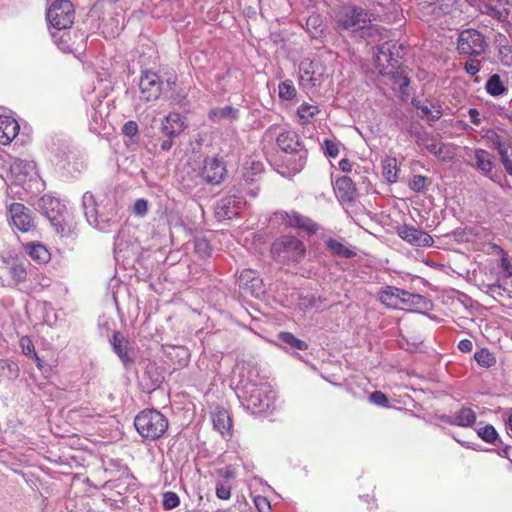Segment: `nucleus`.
I'll list each match as a JSON object with an SVG mask.
<instances>
[{
	"label": "nucleus",
	"instance_id": "nucleus-1",
	"mask_svg": "<svg viewBox=\"0 0 512 512\" xmlns=\"http://www.w3.org/2000/svg\"><path fill=\"white\" fill-rule=\"evenodd\" d=\"M238 398L244 409L251 414H262L275 409L276 393L256 366H243L238 384Z\"/></svg>",
	"mask_w": 512,
	"mask_h": 512
},
{
	"label": "nucleus",
	"instance_id": "nucleus-2",
	"mask_svg": "<svg viewBox=\"0 0 512 512\" xmlns=\"http://www.w3.org/2000/svg\"><path fill=\"white\" fill-rule=\"evenodd\" d=\"M379 301L392 309L428 310L432 303L426 297L413 294L394 286H386L379 292Z\"/></svg>",
	"mask_w": 512,
	"mask_h": 512
},
{
	"label": "nucleus",
	"instance_id": "nucleus-3",
	"mask_svg": "<svg viewBox=\"0 0 512 512\" xmlns=\"http://www.w3.org/2000/svg\"><path fill=\"white\" fill-rule=\"evenodd\" d=\"M134 425L143 439L154 441L167 431L168 419L158 410L145 409L137 414Z\"/></svg>",
	"mask_w": 512,
	"mask_h": 512
},
{
	"label": "nucleus",
	"instance_id": "nucleus-4",
	"mask_svg": "<svg viewBox=\"0 0 512 512\" xmlns=\"http://www.w3.org/2000/svg\"><path fill=\"white\" fill-rule=\"evenodd\" d=\"M305 252L304 243L294 236H282L271 246L273 259L282 264L300 262L304 258Z\"/></svg>",
	"mask_w": 512,
	"mask_h": 512
},
{
	"label": "nucleus",
	"instance_id": "nucleus-5",
	"mask_svg": "<svg viewBox=\"0 0 512 512\" xmlns=\"http://www.w3.org/2000/svg\"><path fill=\"white\" fill-rule=\"evenodd\" d=\"M38 207L54 226L56 232L61 236H66L70 232L65 215L66 206L59 199L50 195H44L39 199Z\"/></svg>",
	"mask_w": 512,
	"mask_h": 512
},
{
	"label": "nucleus",
	"instance_id": "nucleus-6",
	"mask_svg": "<svg viewBox=\"0 0 512 512\" xmlns=\"http://www.w3.org/2000/svg\"><path fill=\"white\" fill-rule=\"evenodd\" d=\"M338 25L352 33L373 30L371 15L360 7L344 8L338 17Z\"/></svg>",
	"mask_w": 512,
	"mask_h": 512
},
{
	"label": "nucleus",
	"instance_id": "nucleus-7",
	"mask_svg": "<svg viewBox=\"0 0 512 512\" xmlns=\"http://www.w3.org/2000/svg\"><path fill=\"white\" fill-rule=\"evenodd\" d=\"M82 207L88 223L100 231L107 232L116 223L114 215L99 213L95 197L90 192L84 193Z\"/></svg>",
	"mask_w": 512,
	"mask_h": 512
},
{
	"label": "nucleus",
	"instance_id": "nucleus-8",
	"mask_svg": "<svg viewBox=\"0 0 512 512\" xmlns=\"http://www.w3.org/2000/svg\"><path fill=\"white\" fill-rule=\"evenodd\" d=\"M46 17L55 30H67L74 21L73 5L69 0H57L48 9Z\"/></svg>",
	"mask_w": 512,
	"mask_h": 512
},
{
	"label": "nucleus",
	"instance_id": "nucleus-9",
	"mask_svg": "<svg viewBox=\"0 0 512 512\" xmlns=\"http://www.w3.org/2000/svg\"><path fill=\"white\" fill-rule=\"evenodd\" d=\"M487 43L482 33L475 29L463 30L457 40V50L461 55L477 57L485 53Z\"/></svg>",
	"mask_w": 512,
	"mask_h": 512
},
{
	"label": "nucleus",
	"instance_id": "nucleus-10",
	"mask_svg": "<svg viewBox=\"0 0 512 512\" xmlns=\"http://www.w3.org/2000/svg\"><path fill=\"white\" fill-rule=\"evenodd\" d=\"M1 270L4 278L3 287H14L27 279V270L23 262L14 258L0 257Z\"/></svg>",
	"mask_w": 512,
	"mask_h": 512
},
{
	"label": "nucleus",
	"instance_id": "nucleus-11",
	"mask_svg": "<svg viewBox=\"0 0 512 512\" xmlns=\"http://www.w3.org/2000/svg\"><path fill=\"white\" fill-rule=\"evenodd\" d=\"M162 85L163 82L157 73L149 70L142 72L138 82L140 100L151 102L159 99L162 92Z\"/></svg>",
	"mask_w": 512,
	"mask_h": 512
},
{
	"label": "nucleus",
	"instance_id": "nucleus-12",
	"mask_svg": "<svg viewBox=\"0 0 512 512\" xmlns=\"http://www.w3.org/2000/svg\"><path fill=\"white\" fill-rule=\"evenodd\" d=\"M8 213L11 225L18 231L27 233L35 229L32 212L22 203H12L8 207Z\"/></svg>",
	"mask_w": 512,
	"mask_h": 512
},
{
	"label": "nucleus",
	"instance_id": "nucleus-13",
	"mask_svg": "<svg viewBox=\"0 0 512 512\" xmlns=\"http://www.w3.org/2000/svg\"><path fill=\"white\" fill-rule=\"evenodd\" d=\"M467 155L474 160L472 165L479 170L483 175L488 177L495 183L501 184V177L498 173L493 172V156L484 149H470Z\"/></svg>",
	"mask_w": 512,
	"mask_h": 512
},
{
	"label": "nucleus",
	"instance_id": "nucleus-14",
	"mask_svg": "<svg viewBox=\"0 0 512 512\" xmlns=\"http://www.w3.org/2000/svg\"><path fill=\"white\" fill-rule=\"evenodd\" d=\"M322 68L317 62L304 60L299 65V84L307 91L321 85Z\"/></svg>",
	"mask_w": 512,
	"mask_h": 512
},
{
	"label": "nucleus",
	"instance_id": "nucleus-15",
	"mask_svg": "<svg viewBox=\"0 0 512 512\" xmlns=\"http://www.w3.org/2000/svg\"><path fill=\"white\" fill-rule=\"evenodd\" d=\"M245 204L242 196L229 195L217 202L215 213L219 219H232L240 213Z\"/></svg>",
	"mask_w": 512,
	"mask_h": 512
},
{
	"label": "nucleus",
	"instance_id": "nucleus-16",
	"mask_svg": "<svg viewBox=\"0 0 512 512\" xmlns=\"http://www.w3.org/2000/svg\"><path fill=\"white\" fill-rule=\"evenodd\" d=\"M397 234L402 240L416 247H430L433 244V238L428 233L414 226L401 225L397 228Z\"/></svg>",
	"mask_w": 512,
	"mask_h": 512
},
{
	"label": "nucleus",
	"instance_id": "nucleus-17",
	"mask_svg": "<svg viewBox=\"0 0 512 512\" xmlns=\"http://www.w3.org/2000/svg\"><path fill=\"white\" fill-rule=\"evenodd\" d=\"M395 44H390L389 42H385L379 46H377V52L375 53V65L379 69L380 73L390 74L391 71L387 69L391 67L394 69L398 66L399 62L394 57V53L391 48H395Z\"/></svg>",
	"mask_w": 512,
	"mask_h": 512
},
{
	"label": "nucleus",
	"instance_id": "nucleus-18",
	"mask_svg": "<svg viewBox=\"0 0 512 512\" xmlns=\"http://www.w3.org/2000/svg\"><path fill=\"white\" fill-rule=\"evenodd\" d=\"M226 168L224 163L216 157L206 158L202 170L203 179L209 184H219L224 179Z\"/></svg>",
	"mask_w": 512,
	"mask_h": 512
},
{
	"label": "nucleus",
	"instance_id": "nucleus-19",
	"mask_svg": "<svg viewBox=\"0 0 512 512\" xmlns=\"http://www.w3.org/2000/svg\"><path fill=\"white\" fill-rule=\"evenodd\" d=\"M186 128V119L179 113H169L162 122L161 130L165 136L175 138Z\"/></svg>",
	"mask_w": 512,
	"mask_h": 512
},
{
	"label": "nucleus",
	"instance_id": "nucleus-20",
	"mask_svg": "<svg viewBox=\"0 0 512 512\" xmlns=\"http://www.w3.org/2000/svg\"><path fill=\"white\" fill-rule=\"evenodd\" d=\"M307 160V150L300 149L297 151L284 152L282 162L288 169V173L295 175L299 173L305 166Z\"/></svg>",
	"mask_w": 512,
	"mask_h": 512
},
{
	"label": "nucleus",
	"instance_id": "nucleus-21",
	"mask_svg": "<svg viewBox=\"0 0 512 512\" xmlns=\"http://www.w3.org/2000/svg\"><path fill=\"white\" fill-rule=\"evenodd\" d=\"M412 105L418 110V116L428 122H435L443 115L442 105L438 102L422 103L419 100H412Z\"/></svg>",
	"mask_w": 512,
	"mask_h": 512
},
{
	"label": "nucleus",
	"instance_id": "nucleus-22",
	"mask_svg": "<svg viewBox=\"0 0 512 512\" xmlns=\"http://www.w3.org/2000/svg\"><path fill=\"white\" fill-rule=\"evenodd\" d=\"M19 124L18 122L6 115L0 116V144L7 145L9 144L19 132Z\"/></svg>",
	"mask_w": 512,
	"mask_h": 512
},
{
	"label": "nucleus",
	"instance_id": "nucleus-23",
	"mask_svg": "<svg viewBox=\"0 0 512 512\" xmlns=\"http://www.w3.org/2000/svg\"><path fill=\"white\" fill-rule=\"evenodd\" d=\"M114 352L118 355L124 366L127 368L133 363L130 356L129 341L120 332H115L111 339Z\"/></svg>",
	"mask_w": 512,
	"mask_h": 512
},
{
	"label": "nucleus",
	"instance_id": "nucleus-24",
	"mask_svg": "<svg viewBox=\"0 0 512 512\" xmlns=\"http://www.w3.org/2000/svg\"><path fill=\"white\" fill-rule=\"evenodd\" d=\"M276 143L283 152H291L304 149L299 135L296 132L290 130L281 132L277 136Z\"/></svg>",
	"mask_w": 512,
	"mask_h": 512
},
{
	"label": "nucleus",
	"instance_id": "nucleus-25",
	"mask_svg": "<svg viewBox=\"0 0 512 512\" xmlns=\"http://www.w3.org/2000/svg\"><path fill=\"white\" fill-rule=\"evenodd\" d=\"M106 108L100 102L97 107H93L89 117V128L90 131L96 134H101L103 131L107 129V115L105 113Z\"/></svg>",
	"mask_w": 512,
	"mask_h": 512
},
{
	"label": "nucleus",
	"instance_id": "nucleus-26",
	"mask_svg": "<svg viewBox=\"0 0 512 512\" xmlns=\"http://www.w3.org/2000/svg\"><path fill=\"white\" fill-rule=\"evenodd\" d=\"M283 220L288 226L303 229L309 233H315L318 230L315 222L297 212L285 213Z\"/></svg>",
	"mask_w": 512,
	"mask_h": 512
},
{
	"label": "nucleus",
	"instance_id": "nucleus-27",
	"mask_svg": "<svg viewBox=\"0 0 512 512\" xmlns=\"http://www.w3.org/2000/svg\"><path fill=\"white\" fill-rule=\"evenodd\" d=\"M334 189L340 201L351 202L354 199L356 189L353 181L349 177H339L335 182Z\"/></svg>",
	"mask_w": 512,
	"mask_h": 512
},
{
	"label": "nucleus",
	"instance_id": "nucleus-28",
	"mask_svg": "<svg viewBox=\"0 0 512 512\" xmlns=\"http://www.w3.org/2000/svg\"><path fill=\"white\" fill-rule=\"evenodd\" d=\"M214 428L222 435L228 434L232 427V420L227 410L217 408L211 415Z\"/></svg>",
	"mask_w": 512,
	"mask_h": 512
},
{
	"label": "nucleus",
	"instance_id": "nucleus-29",
	"mask_svg": "<svg viewBox=\"0 0 512 512\" xmlns=\"http://www.w3.org/2000/svg\"><path fill=\"white\" fill-rule=\"evenodd\" d=\"M209 120L220 122L222 120L235 121L239 118V110L232 106L215 107L208 112Z\"/></svg>",
	"mask_w": 512,
	"mask_h": 512
},
{
	"label": "nucleus",
	"instance_id": "nucleus-30",
	"mask_svg": "<svg viewBox=\"0 0 512 512\" xmlns=\"http://www.w3.org/2000/svg\"><path fill=\"white\" fill-rule=\"evenodd\" d=\"M476 421L475 412L468 407L461 408L458 412H456L453 416L449 417L447 422L460 426V427H471Z\"/></svg>",
	"mask_w": 512,
	"mask_h": 512
},
{
	"label": "nucleus",
	"instance_id": "nucleus-31",
	"mask_svg": "<svg viewBox=\"0 0 512 512\" xmlns=\"http://www.w3.org/2000/svg\"><path fill=\"white\" fill-rule=\"evenodd\" d=\"M320 113V108L316 104L304 102L297 109V116L302 125L311 123Z\"/></svg>",
	"mask_w": 512,
	"mask_h": 512
},
{
	"label": "nucleus",
	"instance_id": "nucleus-32",
	"mask_svg": "<svg viewBox=\"0 0 512 512\" xmlns=\"http://www.w3.org/2000/svg\"><path fill=\"white\" fill-rule=\"evenodd\" d=\"M399 168L394 157H387L383 161L382 174L389 183H395L398 179Z\"/></svg>",
	"mask_w": 512,
	"mask_h": 512
},
{
	"label": "nucleus",
	"instance_id": "nucleus-33",
	"mask_svg": "<svg viewBox=\"0 0 512 512\" xmlns=\"http://www.w3.org/2000/svg\"><path fill=\"white\" fill-rule=\"evenodd\" d=\"M484 13L489 15L490 17L497 19L498 21H506L508 18V10L507 8L500 2H491L484 6Z\"/></svg>",
	"mask_w": 512,
	"mask_h": 512
},
{
	"label": "nucleus",
	"instance_id": "nucleus-34",
	"mask_svg": "<svg viewBox=\"0 0 512 512\" xmlns=\"http://www.w3.org/2000/svg\"><path fill=\"white\" fill-rule=\"evenodd\" d=\"M326 245L328 249L337 256L343 258H352L356 255V252L352 248L336 239H329L326 242Z\"/></svg>",
	"mask_w": 512,
	"mask_h": 512
},
{
	"label": "nucleus",
	"instance_id": "nucleus-35",
	"mask_svg": "<svg viewBox=\"0 0 512 512\" xmlns=\"http://www.w3.org/2000/svg\"><path fill=\"white\" fill-rule=\"evenodd\" d=\"M421 144L433 155L437 157H441L444 150L445 145L441 143L438 139L428 134H425L421 139Z\"/></svg>",
	"mask_w": 512,
	"mask_h": 512
},
{
	"label": "nucleus",
	"instance_id": "nucleus-36",
	"mask_svg": "<svg viewBox=\"0 0 512 512\" xmlns=\"http://www.w3.org/2000/svg\"><path fill=\"white\" fill-rule=\"evenodd\" d=\"M27 253L29 254V256L40 262V263H46L48 262V260L50 259V253L49 251L46 249V247L42 244H29L27 246Z\"/></svg>",
	"mask_w": 512,
	"mask_h": 512
},
{
	"label": "nucleus",
	"instance_id": "nucleus-37",
	"mask_svg": "<svg viewBox=\"0 0 512 512\" xmlns=\"http://www.w3.org/2000/svg\"><path fill=\"white\" fill-rule=\"evenodd\" d=\"M486 91L492 96H500L504 94L507 89L503 85L499 75H492L486 82Z\"/></svg>",
	"mask_w": 512,
	"mask_h": 512
},
{
	"label": "nucleus",
	"instance_id": "nucleus-38",
	"mask_svg": "<svg viewBox=\"0 0 512 512\" xmlns=\"http://www.w3.org/2000/svg\"><path fill=\"white\" fill-rule=\"evenodd\" d=\"M51 36L53 38L54 43L58 46V48L64 52L72 51L71 45L69 43L70 33L66 30H56L51 32Z\"/></svg>",
	"mask_w": 512,
	"mask_h": 512
},
{
	"label": "nucleus",
	"instance_id": "nucleus-39",
	"mask_svg": "<svg viewBox=\"0 0 512 512\" xmlns=\"http://www.w3.org/2000/svg\"><path fill=\"white\" fill-rule=\"evenodd\" d=\"M19 369L16 363L8 359H0V377L14 379L18 376Z\"/></svg>",
	"mask_w": 512,
	"mask_h": 512
},
{
	"label": "nucleus",
	"instance_id": "nucleus-40",
	"mask_svg": "<svg viewBox=\"0 0 512 512\" xmlns=\"http://www.w3.org/2000/svg\"><path fill=\"white\" fill-rule=\"evenodd\" d=\"M279 339L282 342H284L285 344H287L293 348H296L298 350L304 351V350L308 349V344L305 341L296 338L290 332H281L279 334Z\"/></svg>",
	"mask_w": 512,
	"mask_h": 512
},
{
	"label": "nucleus",
	"instance_id": "nucleus-41",
	"mask_svg": "<svg viewBox=\"0 0 512 512\" xmlns=\"http://www.w3.org/2000/svg\"><path fill=\"white\" fill-rule=\"evenodd\" d=\"M476 362L485 368L492 367L496 363L494 355L486 348H483L474 354Z\"/></svg>",
	"mask_w": 512,
	"mask_h": 512
},
{
	"label": "nucleus",
	"instance_id": "nucleus-42",
	"mask_svg": "<svg viewBox=\"0 0 512 512\" xmlns=\"http://www.w3.org/2000/svg\"><path fill=\"white\" fill-rule=\"evenodd\" d=\"M296 96V89L291 80H285L279 84V97L283 100H291Z\"/></svg>",
	"mask_w": 512,
	"mask_h": 512
},
{
	"label": "nucleus",
	"instance_id": "nucleus-43",
	"mask_svg": "<svg viewBox=\"0 0 512 512\" xmlns=\"http://www.w3.org/2000/svg\"><path fill=\"white\" fill-rule=\"evenodd\" d=\"M180 504L179 496L172 491L163 493L162 505L165 510H172Z\"/></svg>",
	"mask_w": 512,
	"mask_h": 512
},
{
	"label": "nucleus",
	"instance_id": "nucleus-44",
	"mask_svg": "<svg viewBox=\"0 0 512 512\" xmlns=\"http://www.w3.org/2000/svg\"><path fill=\"white\" fill-rule=\"evenodd\" d=\"M478 436L488 443H493L497 438V432L492 425H486L478 430Z\"/></svg>",
	"mask_w": 512,
	"mask_h": 512
},
{
	"label": "nucleus",
	"instance_id": "nucleus-45",
	"mask_svg": "<svg viewBox=\"0 0 512 512\" xmlns=\"http://www.w3.org/2000/svg\"><path fill=\"white\" fill-rule=\"evenodd\" d=\"M339 146H340L339 142L334 141V140H329V139H325L323 142V145H322L325 155H327L331 158H335L338 156Z\"/></svg>",
	"mask_w": 512,
	"mask_h": 512
},
{
	"label": "nucleus",
	"instance_id": "nucleus-46",
	"mask_svg": "<svg viewBox=\"0 0 512 512\" xmlns=\"http://www.w3.org/2000/svg\"><path fill=\"white\" fill-rule=\"evenodd\" d=\"M427 178L422 175L413 176L412 180L409 183V187L411 190L417 193H423L426 188Z\"/></svg>",
	"mask_w": 512,
	"mask_h": 512
},
{
	"label": "nucleus",
	"instance_id": "nucleus-47",
	"mask_svg": "<svg viewBox=\"0 0 512 512\" xmlns=\"http://www.w3.org/2000/svg\"><path fill=\"white\" fill-rule=\"evenodd\" d=\"M369 401L377 406H388L389 400L387 396L381 391H374L369 395Z\"/></svg>",
	"mask_w": 512,
	"mask_h": 512
},
{
	"label": "nucleus",
	"instance_id": "nucleus-48",
	"mask_svg": "<svg viewBox=\"0 0 512 512\" xmlns=\"http://www.w3.org/2000/svg\"><path fill=\"white\" fill-rule=\"evenodd\" d=\"M134 214L143 217L148 212V202L145 199H137L133 206Z\"/></svg>",
	"mask_w": 512,
	"mask_h": 512
},
{
	"label": "nucleus",
	"instance_id": "nucleus-49",
	"mask_svg": "<svg viewBox=\"0 0 512 512\" xmlns=\"http://www.w3.org/2000/svg\"><path fill=\"white\" fill-rule=\"evenodd\" d=\"M501 162L507 172L512 170V148L499 152Z\"/></svg>",
	"mask_w": 512,
	"mask_h": 512
},
{
	"label": "nucleus",
	"instance_id": "nucleus-50",
	"mask_svg": "<svg viewBox=\"0 0 512 512\" xmlns=\"http://www.w3.org/2000/svg\"><path fill=\"white\" fill-rule=\"evenodd\" d=\"M195 250L201 257L210 255V247L205 239H199L195 242Z\"/></svg>",
	"mask_w": 512,
	"mask_h": 512
},
{
	"label": "nucleus",
	"instance_id": "nucleus-51",
	"mask_svg": "<svg viewBox=\"0 0 512 512\" xmlns=\"http://www.w3.org/2000/svg\"><path fill=\"white\" fill-rule=\"evenodd\" d=\"M32 165L28 162H25L20 159L14 160V162L11 165V171L12 172H24L25 174L28 173L30 169H32Z\"/></svg>",
	"mask_w": 512,
	"mask_h": 512
},
{
	"label": "nucleus",
	"instance_id": "nucleus-52",
	"mask_svg": "<svg viewBox=\"0 0 512 512\" xmlns=\"http://www.w3.org/2000/svg\"><path fill=\"white\" fill-rule=\"evenodd\" d=\"M480 68L481 66L478 60L469 59L465 62L464 69L471 76L476 75L480 71Z\"/></svg>",
	"mask_w": 512,
	"mask_h": 512
},
{
	"label": "nucleus",
	"instance_id": "nucleus-53",
	"mask_svg": "<svg viewBox=\"0 0 512 512\" xmlns=\"http://www.w3.org/2000/svg\"><path fill=\"white\" fill-rule=\"evenodd\" d=\"M34 358L36 360V365L38 369L43 373V375L48 378L52 372L51 365L45 363L42 359L38 357L36 353H34Z\"/></svg>",
	"mask_w": 512,
	"mask_h": 512
},
{
	"label": "nucleus",
	"instance_id": "nucleus-54",
	"mask_svg": "<svg viewBox=\"0 0 512 512\" xmlns=\"http://www.w3.org/2000/svg\"><path fill=\"white\" fill-rule=\"evenodd\" d=\"M216 495L221 500H228L231 497V489L227 485L218 484L216 486Z\"/></svg>",
	"mask_w": 512,
	"mask_h": 512
},
{
	"label": "nucleus",
	"instance_id": "nucleus-55",
	"mask_svg": "<svg viewBox=\"0 0 512 512\" xmlns=\"http://www.w3.org/2000/svg\"><path fill=\"white\" fill-rule=\"evenodd\" d=\"M122 131L126 136L134 137L138 133V125L134 121H128L124 124Z\"/></svg>",
	"mask_w": 512,
	"mask_h": 512
},
{
	"label": "nucleus",
	"instance_id": "nucleus-56",
	"mask_svg": "<svg viewBox=\"0 0 512 512\" xmlns=\"http://www.w3.org/2000/svg\"><path fill=\"white\" fill-rule=\"evenodd\" d=\"M501 269L504 278L508 279L512 277V264L507 257L501 258Z\"/></svg>",
	"mask_w": 512,
	"mask_h": 512
},
{
	"label": "nucleus",
	"instance_id": "nucleus-57",
	"mask_svg": "<svg viewBox=\"0 0 512 512\" xmlns=\"http://www.w3.org/2000/svg\"><path fill=\"white\" fill-rule=\"evenodd\" d=\"M255 505L258 508L259 512H271L270 504L266 500V498H256Z\"/></svg>",
	"mask_w": 512,
	"mask_h": 512
},
{
	"label": "nucleus",
	"instance_id": "nucleus-58",
	"mask_svg": "<svg viewBox=\"0 0 512 512\" xmlns=\"http://www.w3.org/2000/svg\"><path fill=\"white\" fill-rule=\"evenodd\" d=\"M21 347L25 355H34V353H36L32 342L28 338L21 339Z\"/></svg>",
	"mask_w": 512,
	"mask_h": 512
},
{
	"label": "nucleus",
	"instance_id": "nucleus-59",
	"mask_svg": "<svg viewBox=\"0 0 512 512\" xmlns=\"http://www.w3.org/2000/svg\"><path fill=\"white\" fill-rule=\"evenodd\" d=\"M468 116L474 125H476V126L480 125V123H481L480 113L476 108H470L468 110Z\"/></svg>",
	"mask_w": 512,
	"mask_h": 512
},
{
	"label": "nucleus",
	"instance_id": "nucleus-60",
	"mask_svg": "<svg viewBox=\"0 0 512 512\" xmlns=\"http://www.w3.org/2000/svg\"><path fill=\"white\" fill-rule=\"evenodd\" d=\"M473 344L469 339H463L458 343V349L463 353H468L472 351Z\"/></svg>",
	"mask_w": 512,
	"mask_h": 512
},
{
	"label": "nucleus",
	"instance_id": "nucleus-61",
	"mask_svg": "<svg viewBox=\"0 0 512 512\" xmlns=\"http://www.w3.org/2000/svg\"><path fill=\"white\" fill-rule=\"evenodd\" d=\"M506 291L505 288H503L499 284H492L489 286V292L494 296H502L503 293Z\"/></svg>",
	"mask_w": 512,
	"mask_h": 512
},
{
	"label": "nucleus",
	"instance_id": "nucleus-62",
	"mask_svg": "<svg viewBox=\"0 0 512 512\" xmlns=\"http://www.w3.org/2000/svg\"><path fill=\"white\" fill-rule=\"evenodd\" d=\"M252 274H254V272L251 270L243 271L240 275L241 281L251 278L253 282L252 286H256L258 283L261 282V280H259L258 278L251 277Z\"/></svg>",
	"mask_w": 512,
	"mask_h": 512
},
{
	"label": "nucleus",
	"instance_id": "nucleus-63",
	"mask_svg": "<svg viewBox=\"0 0 512 512\" xmlns=\"http://www.w3.org/2000/svg\"><path fill=\"white\" fill-rule=\"evenodd\" d=\"M339 168L343 172H350L351 168H352V165H351V163H350V161L348 159H342L339 162Z\"/></svg>",
	"mask_w": 512,
	"mask_h": 512
},
{
	"label": "nucleus",
	"instance_id": "nucleus-64",
	"mask_svg": "<svg viewBox=\"0 0 512 512\" xmlns=\"http://www.w3.org/2000/svg\"><path fill=\"white\" fill-rule=\"evenodd\" d=\"M172 139L173 138L168 137V139L162 141L160 147L163 151H168L172 147V145H173Z\"/></svg>",
	"mask_w": 512,
	"mask_h": 512
}]
</instances>
